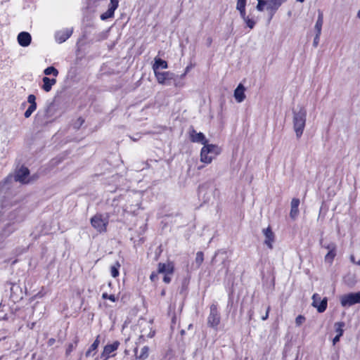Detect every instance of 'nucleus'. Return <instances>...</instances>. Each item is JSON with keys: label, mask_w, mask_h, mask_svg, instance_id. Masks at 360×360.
Segmentation results:
<instances>
[{"label": "nucleus", "mask_w": 360, "mask_h": 360, "mask_svg": "<svg viewBox=\"0 0 360 360\" xmlns=\"http://www.w3.org/2000/svg\"><path fill=\"white\" fill-rule=\"evenodd\" d=\"M34 326V323H32V326H30V328H31V329H32V328H33Z\"/></svg>", "instance_id": "nucleus-57"}, {"label": "nucleus", "mask_w": 360, "mask_h": 360, "mask_svg": "<svg viewBox=\"0 0 360 360\" xmlns=\"http://www.w3.org/2000/svg\"><path fill=\"white\" fill-rule=\"evenodd\" d=\"M31 35L26 32H22L18 35V42L21 46L26 47L31 43Z\"/></svg>", "instance_id": "nucleus-12"}, {"label": "nucleus", "mask_w": 360, "mask_h": 360, "mask_svg": "<svg viewBox=\"0 0 360 360\" xmlns=\"http://www.w3.org/2000/svg\"><path fill=\"white\" fill-rule=\"evenodd\" d=\"M174 271V265L172 263H159L158 264V274H172Z\"/></svg>", "instance_id": "nucleus-16"}, {"label": "nucleus", "mask_w": 360, "mask_h": 360, "mask_svg": "<svg viewBox=\"0 0 360 360\" xmlns=\"http://www.w3.org/2000/svg\"><path fill=\"white\" fill-rule=\"evenodd\" d=\"M328 251L336 250V245L334 243H330L324 246Z\"/></svg>", "instance_id": "nucleus-38"}, {"label": "nucleus", "mask_w": 360, "mask_h": 360, "mask_svg": "<svg viewBox=\"0 0 360 360\" xmlns=\"http://www.w3.org/2000/svg\"><path fill=\"white\" fill-rule=\"evenodd\" d=\"M356 264H357V265H359V266H360V259H359L358 262H356Z\"/></svg>", "instance_id": "nucleus-56"}, {"label": "nucleus", "mask_w": 360, "mask_h": 360, "mask_svg": "<svg viewBox=\"0 0 360 360\" xmlns=\"http://www.w3.org/2000/svg\"><path fill=\"white\" fill-rule=\"evenodd\" d=\"M269 316H262V320L265 321L268 319Z\"/></svg>", "instance_id": "nucleus-52"}, {"label": "nucleus", "mask_w": 360, "mask_h": 360, "mask_svg": "<svg viewBox=\"0 0 360 360\" xmlns=\"http://www.w3.org/2000/svg\"><path fill=\"white\" fill-rule=\"evenodd\" d=\"M327 298L321 299V296L315 293L312 296V305L317 309L319 313H323L327 307Z\"/></svg>", "instance_id": "nucleus-7"}, {"label": "nucleus", "mask_w": 360, "mask_h": 360, "mask_svg": "<svg viewBox=\"0 0 360 360\" xmlns=\"http://www.w3.org/2000/svg\"><path fill=\"white\" fill-rule=\"evenodd\" d=\"M29 174V169L22 167L17 171L15 175L14 176V179L16 181H20L22 184H27L30 181L28 179ZM13 179V177L12 176H8L3 182L0 184V187H4V186L7 183L11 182Z\"/></svg>", "instance_id": "nucleus-3"}, {"label": "nucleus", "mask_w": 360, "mask_h": 360, "mask_svg": "<svg viewBox=\"0 0 360 360\" xmlns=\"http://www.w3.org/2000/svg\"><path fill=\"white\" fill-rule=\"evenodd\" d=\"M297 2H300V3H302L304 1V0H296Z\"/></svg>", "instance_id": "nucleus-55"}, {"label": "nucleus", "mask_w": 360, "mask_h": 360, "mask_svg": "<svg viewBox=\"0 0 360 360\" xmlns=\"http://www.w3.org/2000/svg\"><path fill=\"white\" fill-rule=\"evenodd\" d=\"M170 274H165V276L163 278V281L166 283H169L171 281V277L169 276Z\"/></svg>", "instance_id": "nucleus-44"}, {"label": "nucleus", "mask_w": 360, "mask_h": 360, "mask_svg": "<svg viewBox=\"0 0 360 360\" xmlns=\"http://www.w3.org/2000/svg\"><path fill=\"white\" fill-rule=\"evenodd\" d=\"M288 0H271L270 6L272 8H279L283 3Z\"/></svg>", "instance_id": "nucleus-30"}, {"label": "nucleus", "mask_w": 360, "mask_h": 360, "mask_svg": "<svg viewBox=\"0 0 360 360\" xmlns=\"http://www.w3.org/2000/svg\"><path fill=\"white\" fill-rule=\"evenodd\" d=\"M246 0H238L236 4V9L238 11L245 9Z\"/></svg>", "instance_id": "nucleus-33"}, {"label": "nucleus", "mask_w": 360, "mask_h": 360, "mask_svg": "<svg viewBox=\"0 0 360 360\" xmlns=\"http://www.w3.org/2000/svg\"><path fill=\"white\" fill-rule=\"evenodd\" d=\"M219 316H209L208 317V323L212 327H215L219 325L220 322Z\"/></svg>", "instance_id": "nucleus-28"}, {"label": "nucleus", "mask_w": 360, "mask_h": 360, "mask_svg": "<svg viewBox=\"0 0 360 360\" xmlns=\"http://www.w3.org/2000/svg\"><path fill=\"white\" fill-rule=\"evenodd\" d=\"M78 342H79V340H78L77 338H76L74 342L69 343L68 345L66 351H65V354L67 356H69L70 354V353L75 349V348L77 347V345L78 344Z\"/></svg>", "instance_id": "nucleus-24"}, {"label": "nucleus", "mask_w": 360, "mask_h": 360, "mask_svg": "<svg viewBox=\"0 0 360 360\" xmlns=\"http://www.w3.org/2000/svg\"><path fill=\"white\" fill-rule=\"evenodd\" d=\"M350 261H351L352 263H354V264H356V262L355 261V257H354V255H351V256H350Z\"/></svg>", "instance_id": "nucleus-49"}, {"label": "nucleus", "mask_w": 360, "mask_h": 360, "mask_svg": "<svg viewBox=\"0 0 360 360\" xmlns=\"http://www.w3.org/2000/svg\"><path fill=\"white\" fill-rule=\"evenodd\" d=\"M55 342H56V339L51 338L49 339V340L47 342V345H48V346H52L55 344Z\"/></svg>", "instance_id": "nucleus-45"}, {"label": "nucleus", "mask_w": 360, "mask_h": 360, "mask_svg": "<svg viewBox=\"0 0 360 360\" xmlns=\"http://www.w3.org/2000/svg\"><path fill=\"white\" fill-rule=\"evenodd\" d=\"M155 334V330H151L149 334L148 335V338H153Z\"/></svg>", "instance_id": "nucleus-48"}, {"label": "nucleus", "mask_w": 360, "mask_h": 360, "mask_svg": "<svg viewBox=\"0 0 360 360\" xmlns=\"http://www.w3.org/2000/svg\"><path fill=\"white\" fill-rule=\"evenodd\" d=\"M214 309H215V306L212 305L211 307V311H212L213 310H214Z\"/></svg>", "instance_id": "nucleus-53"}, {"label": "nucleus", "mask_w": 360, "mask_h": 360, "mask_svg": "<svg viewBox=\"0 0 360 360\" xmlns=\"http://www.w3.org/2000/svg\"><path fill=\"white\" fill-rule=\"evenodd\" d=\"M36 108H35L33 105H30L27 110L25 112V117L26 118L30 117L31 115L33 113V112L36 110Z\"/></svg>", "instance_id": "nucleus-35"}, {"label": "nucleus", "mask_w": 360, "mask_h": 360, "mask_svg": "<svg viewBox=\"0 0 360 360\" xmlns=\"http://www.w3.org/2000/svg\"><path fill=\"white\" fill-rule=\"evenodd\" d=\"M149 355V347L148 346H144L141 348L140 354L137 356V358L140 360H145L148 357Z\"/></svg>", "instance_id": "nucleus-23"}, {"label": "nucleus", "mask_w": 360, "mask_h": 360, "mask_svg": "<svg viewBox=\"0 0 360 360\" xmlns=\"http://www.w3.org/2000/svg\"><path fill=\"white\" fill-rule=\"evenodd\" d=\"M244 22L246 23L247 26L250 29H252L256 24V22L254 20L250 18L249 17L245 18L244 20Z\"/></svg>", "instance_id": "nucleus-34"}, {"label": "nucleus", "mask_w": 360, "mask_h": 360, "mask_svg": "<svg viewBox=\"0 0 360 360\" xmlns=\"http://www.w3.org/2000/svg\"><path fill=\"white\" fill-rule=\"evenodd\" d=\"M44 75H53L55 77H57L58 75V70L55 68L53 66H50V67H48L46 68L44 70Z\"/></svg>", "instance_id": "nucleus-25"}, {"label": "nucleus", "mask_w": 360, "mask_h": 360, "mask_svg": "<svg viewBox=\"0 0 360 360\" xmlns=\"http://www.w3.org/2000/svg\"><path fill=\"white\" fill-rule=\"evenodd\" d=\"M239 12L243 20L248 17L246 15L245 9L240 10Z\"/></svg>", "instance_id": "nucleus-43"}, {"label": "nucleus", "mask_w": 360, "mask_h": 360, "mask_svg": "<svg viewBox=\"0 0 360 360\" xmlns=\"http://www.w3.org/2000/svg\"><path fill=\"white\" fill-rule=\"evenodd\" d=\"M120 266V264L118 262H117L114 265H112L110 268V274L111 276L114 278H116L119 276V268Z\"/></svg>", "instance_id": "nucleus-27"}, {"label": "nucleus", "mask_w": 360, "mask_h": 360, "mask_svg": "<svg viewBox=\"0 0 360 360\" xmlns=\"http://www.w3.org/2000/svg\"><path fill=\"white\" fill-rule=\"evenodd\" d=\"M307 111L303 106H300L293 111V128L297 138H300L304 131L306 123Z\"/></svg>", "instance_id": "nucleus-1"}, {"label": "nucleus", "mask_w": 360, "mask_h": 360, "mask_svg": "<svg viewBox=\"0 0 360 360\" xmlns=\"http://www.w3.org/2000/svg\"><path fill=\"white\" fill-rule=\"evenodd\" d=\"M263 233L265 236V240L264 243L270 248L272 249L273 248V242L274 240V235L272 232L271 229L268 227L263 230Z\"/></svg>", "instance_id": "nucleus-15"}, {"label": "nucleus", "mask_w": 360, "mask_h": 360, "mask_svg": "<svg viewBox=\"0 0 360 360\" xmlns=\"http://www.w3.org/2000/svg\"><path fill=\"white\" fill-rule=\"evenodd\" d=\"M99 344H100L99 335H98L96 337V340H94V342L91 345V346L89 347V349L85 352V356L86 357H89L91 355H94L95 352L97 349V348L98 347Z\"/></svg>", "instance_id": "nucleus-22"}, {"label": "nucleus", "mask_w": 360, "mask_h": 360, "mask_svg": "<svg viewBox=\"0 0 360 360\" xmlns=\"http://www.w3.org/2000/svg\"><path fill=\"white\" fill-rule=\"evenodd\" d=\"M268 314H269V309H267L266 315H268Z\"/></svg>", "instance_id": "nucleus-59"}, {"label": "nucleus", "mask_w": 360, "mask_h": 360, "mask_svg": "<svg viewBox=\"0 0 360 360\" xmlns=\"http://www.w3.org/2000/svg\"><path fill=\"white\" fill-rule=\"evenodd\" d=\"M257 1H258V4L256 6V9L258 11L262 12L264 11V6H266V9L268 11H269L271 13V17H272L274 15V14L276 12V11L279 8H276V9L272 8L270 6L271 0H269V1L257 0Z\"/></svg>", "instance_id": "nucleus-11"}, {"label": "nucleus", "mask_w": 360, "mask_h": 360, "mask_svg": "<svg viewBox=\"0 0 360 360\" xmlns=\"http://www.w3.org/2000/svg\"><path fill=\"white\" fill-rule=\"evenodd\" d=\"M36 97L33 94H30L27 97V101L29 103H30V105H34L35 108H37V103L35 102Z\"/></svg>", "instance_id": "nucleus-36"}, {"label": "nucleus", "mask_w": 360, "mask_h": 360, "mask_svg": "<svg viewBox=\"0 0 360 360\" xmlns=\"http://www.w3.org/2000/svg\"><path fill=\"white\" fill-rule=\"evenodd\" d=\"M245 88L242 84H239L234 91V98L238 103H242L245 98Z\"/></svg>", "instance_id": "nucleus-13"}, {"label": "nucleus", "mask_w": 360, "mask_h": 360, "mask_svg": "<svg viewBox=\"0 0 360 360\" xmlns=\"http://www.w3.org/2000/svg\"><path fill=\"white\" fill-rule=\"evenodd\" d=\"M167 63L165 60H162L160 58H155V63L153 64V69L154 73L160 72L159 71L160 69H167Z\"/></svg>", "instance_id": "nucleus-19"}, {"label": "nucleus", "mask_w": 360, "mask_h": 360, "mask_svg": "<svg viewBox=\"0 0 360 360\" xmlns=\"http://www.w3.org/2000/svg\"><path fill=\"white\" fill-rule=\"evenodd\" d=\"M340 300L342 306L345 307L360 303V292L343 295L340 297Z\"/></svg>", "instance_id": "nucleus-6"}, {"label": "nucleus", "mask_w": 360, "mask_h": 360, "mask_svg": "<svg viewBox=\"0 0 360 360\" xmlns=\"http://www.w3.org/2000/svg\"><path fill=\"white\" fill-rule=\"evenodd\" d=\"M305 320V316H297L296 323L299 326L302 324Z\"/></svg>", "instance_id": "nucleus-41"}, {"label": "nucleus", "mask_w": 360, "mask_h": 360, "mask_svg": "<svg viewBox=\"0 0 360 360\" xmlns=\"http://www.w3.org/2000/svg\"><path fill=\"white\" fill-rule=\"evenodd\" d=\"M120 345V343L117 340L113 342L112 344L106 345L101 353V357L104 359L103 360H108L109 358L115 356V354H112V353L118 349Z\"/></svg>", "instance_id": "nucleus-8"}, {"label": "nucleus", "mask_w": 360, "mask_h": 360, "mask_svg": "<svg viewBox=\"0 0 360 360\" xmlns=\"http://www.w3.org/2000/svg\"><path fill=\"white\" fill-rule=\"evenodd\" d=\"M118 6V0H110V5L108 6V9L111 11L112 13H115V11L117 8Z\"/></svg>", "instance_id": "nucleus-31"}, {"label": "nucleus", "mask_w": 360, "mask_h": 360, "mask_svg": "<svg viewBox=\"0 0 360 360\" xmlns=\"http://www.w3.org/2000/svg\"><path fill=\"white\" fill-rule=\"evenodd\" d=\"M140 138H141V136H140V135H139V134H136V136H134V137L130 136V139H131L132 141H138Z\"/></svg>", "instance_id": "nucleus-47"}, {"label": "nucleus", "mask_w": 360, "mask_h": 360, "mask_svg": "<svg viewBox=\"0 0 360 360\" xmlns=\"http://www.w3.org/2000/svg\"><path fill=\"white\" fill-rule=\"evenodd\" d=\"M72 28H65L57 31L55 34L56 41L59 44L65 41L72 35Z\"/></svg>", "instance_id": "nucleus-9"}, {"label": "nucleus", "mask_w": 360, "mask_h": 360, "mask_svg": "<svg viewBox=\"0 0 360 360\" xmlns=\"http://www.w3.org/2000/svg\"><path fill=\"white\" fill-rule=\"evenodd\" d=\"M42 81L43 85L41 89L46 92H49L51 90L52 86L56 84V79H50L47 77H43Z\"/></svg>", "instance_id": "nucleus-18"}, {"label": "nucleus", "mask_w": 360, "mask_h": 360, "mask_svg": "<svg viewBox=\"0 0 360 360\" xmlns=\"http://www.w3.org/2000/svg\"><path fill=\"white\" fill-rule=\"evenodd\" d=\"M114 16V13L108 9L105 13L101 15V19L102 20H106L108 18H112Z\"/></svg>", "instance_id": "nucleus-32"}, {"label": "nucleus", "mask_w": 360, "mask_h": 360, "mask_svg": "<svg viewBox=\"0 0 360 360\" xmlns=\"http://www.w3.org/2000/svg\"><path fill=\"white\" fill-rule=\"evenodd\" d=\"M345 326V323L344 322L340 321L335 323L334 329L336 333V335L333 339V345L340 341L341 336L343 335Z\"/></svg>", "instance_id": "nucleus-10"}, {"label": "nucleus", "mask_w": 360, "mask_h": 360, "mask_svg": "<svg viewBox=\"0 0 360 360\" xmlns=\"http://www.w3.org/2000/svg\"><path fill=\"white\" fill-rule=\"evenodd\" d=\"M14 231V228L11 227L10 225H8L4 230V235L7 236L10 233H11Z\"/></svg>", "instance_id": "nucleus-37"}, {"label": "nucleus", "mask_w": 360, "mask_h": 360, "mask_svg": "<svg viewBox=\"0 0 360 360\" xmlns=\"http://www.w3.org/2000/svg\"><path fill=\"white\" fill-rule=\"evenodd\" d=\"M336 255V250L328 251V252L325 256V262L331 264L333 261Z\"/></svg>", "instance_id": "nucleus-26"}, {"label": "nucleus", "mask_w": 360, "mask_h": 360, "mask_svg": "<svg viewBox=\"0 0 360 360\" xmlns=\"http://www.w3.org/2000/svg\"><path fill=\"white\" fill-rule=\"evenodd\" d=\"M357 16L359 18H360V10L358 11Z\"/></svg>", "instance_id": "nucleus-54"}, {"label": "nucleus", "mask_w": 360, "mask_h": 360, "mask_svg": "<svg viewBox=\"0 0 360 360\" xmlns=\"http://www.w3.org/2000/svg\"><path fill=\"white\" fill-rule=\"evenodd\" d=\"M204 260V255L202 252H198L196 253V257L195 259V262L197 265V267H200Z\"/></svg>", "instance_id": "nucleus-29"}, {"label": "nucleus", "mask_w": 360, "mask_h": 360, "mask_svg": "<svg viewBox=\"0 0 360 360\" xmlns=\"http://www.w3.org/2000/svg\"><path fill=\"white\" fill-rule=\"evenodd\" d=\"M103 298H108V299L110 300L112 302L115 301V297L114 295H108L106 293H103Z\"/></svg>", "instance_id": "nucleus-42"}, {"label": "nucleus", "mask_w": 360, "mask_h": 360, "mask_svg": "<svg viewBox=\"0 0 360 360\" xmlns=\"http://www.w3.org/2000/svg\"><path fill=\"white\" fill-rule=\"evenodd\" d=\"M155 75L159 84L170 85L173 82L176 86H180L179 83L176 82V76L171 72H156ZM181 86L182 85L181 84Z\"/></svg>", "instance_id": "nucleus-4"}, {"label": "nucleus", "mask_w": 360, "mask_h": 360, "mask_svg": "<svg viewBox=\"0 0 360 360\" xmlns=\"http://www.w3.org/2000/svg\"><path fill=\"white\" fill-rule=\"evenodd\" d=\"M188 67H187V68H186V71H185V72H186V73H187V72H188Z\"/></svg>", "instance_id": "nucleus-58"}, {"label": "nucleus", "mask_w": 360, "mask_h": 360, "mask_svg": "<svg viewBox=\"0 0 360 360\" xmlns=\"http://www.w3.org/2000/svg\"><path fill=\"white\" fill-rule=\"evenodd\" d=\"M320 36L321 35H317V33H316V36L314 39V41H313V45L316 47L319 43V39H320Z\"/></svg>", "instance_id": "nucleus-40"}, {"label": "nucleus", "mask_w": 360, "mask_h": 360, "mask_svg": "<svg viewBox=\"0 0 360 360\" xmlns=\"http://www.w3.org/2000/svg\"><path fill=\"white\" fill-rule=\"evenodd\" d=\"M220 148L214 144H205L200 151V161L210 164L220 153Z\"/></svg>", "instance_id": "nucleus-2"}, {"label": "nucleus", "mask_w": 360, "mask_h": 360, "mask_svg": "<svg viewBox=\"0 0 360 360\" xmlns=\"http://www.w3.org/2000/svg\"><path fill=\"white\" fill-rule=\"evenodd\" d=\"M300 205V200L297 198H293L291 201V209L290 216L292 219H295L299 213L298 207Z\"/></svg>", "instance_id": "nucleus-20"}, {"label": "nucleus", "mask_w": 360, "mask_h": 360, "mask_svg": "<svg viewBox=\"0 0 360 360\" xmlns=\"http://www.w3.org/2000/svg\"><path fill=\"white\" fill-rule=\"evenodd\" d=\"M84 122V120L82 117L78 118V120H77V122L75 124V127L77 128V129L79 128L82 125Z\"/></svg>", "instance_id": "nucleus-39"}, {"label": "nucleus", "mask_w": 360, "mask_h": 360, "mask_svg": "<svg viewBox=\"0 0 360 360\" xmlns=\"http://www.w3.org/2000/svg\"><path fill=\"white\" fill-rule=\"evenodd\" d=\"M0 320H7V317L6 316H2V318L0 319Z\"/></svg>", "instance_id": "nucleus-51"}, {"label": "nucleus", "mask_w": 360, "mask_h": 360, "mask_svg": "<svg viewBox=\"0 0 360 360\" xmlns=\"http://www.w3.org/2000/svg\"><path fill=\"white\" fill-rule=\"evenodd\" d=\"M186 75V72H185L184 74H182L181 76H180V78L181 79H184V77H185V75Z\"/></svg>", "instance_id": "nucleus-50"}, {"label": "nucleus", "mask_w": 360, "mask_h": 360, "mask_svg": "<svg viewBox=\"0 0 360 360\" xmlns=\"http://www.w3.org/2000/svg\"><path fill=\"white\" fill-rule=\"evenodd\" d=\"M91 224L97 231L100 233L105 232L108 224V219L98 214L91 219Z\"/></svg>", "instance_id": "nucleus-5"}, {"label": "nucleus", "mask_w": 360, "mask_h": 360, "mask_svg": "<svg viewBox=\"0 0 360 360\" xmlns=\"http://www.w3.org/2000/svg\"><path fill=\"white\" fill-rule=\"evenodd\" d=\"M323 24V15L322 11H319L317 20L314 25V30L316 31V33H317V35H321Z\"/></svg>", "instance_id": "nucleus-21"}, {"label": "nucleus", "mask_w": 360, "mask_h": 360, "mask_svg": "<svg viewBox=\"0 0 360 360\" xmlns=\"http://www.w3.org/2000/svg\"><path fill=\"white\" fill-rule=\"evenodd\" d=\"M191 140L193 142L200 143L204 146L207 144V142L205 135L202 133L197 132L195 130H192L191 132Z\"/></svg>", "instance_id": "nucleus-14"}, {"label": "nucleus", "mask_w": 360, "mask_h": 360, "mask_svg": "<svg viewBox=\"0 0 360 360\" xmlns=\"http://www.w3.org/2000/svg\"><path fill=\"white\" fill-rule=\"evenodd\" d=\"M11 297L14 301L22 299V291L18 285H13L11 288Z\"/></svg>", "instance_id": "nucleus-17"}, {"label": "nucleus", "mask_w": 360, "mask_h": 360, "mask_svg": "<svg viewBox=\"0 0 360 360\" xmlns=\"http://www.w3.org/2000/svg\"><path fill=\"white\" fill-rule=\"evenodd\" d=\"M158 274L153 272L150 276V278L152 281H155L157 279Z\"/></svg>", "instance_id": "nucleus-46"}]
</instances>
